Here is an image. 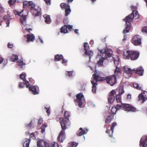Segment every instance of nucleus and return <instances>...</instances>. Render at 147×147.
I'll return each mask as SVG.
<instances>
[{
    "mask_svg": "<svg viewBox=\"0 0 147 147\" xmlns=\"http://www.w3.org/2000/svg\"><path fill=\"white\" fill-rule=\"evenodd\" d=\"M78 30L77 29H75L74 30V32L76 33L77 34H79V33L78 32Z\"/></svg>",
    "mask_w": 147,
    "mask_h": 147,
    "instance_id": "60",
    "label": "nucleus"
},
{
    "mask_svg": "<svg viewBox=\"0 0 147 147\" xmlns=\"http://www.w3.org/2000/svg\"><path fill=\"white\" fill-rule=\"evenodd\" d=\"M62 59V61L61 62L63 64L67 62V61L66 60L63 59V58Z\"/></svg>",
    "mask_w": 147,
    "mask_h": 147,
    "instance_id": "56",
    "label": "nucleus"
},
{
    "mask_svg": "<svg viewBox=\"0 0 147 147\" xmlns=\"http://www.w3.org/2000/svg\"><path fill=\"white\" fill-rule=\"evenodd\" d=\"M29 80L30 82H34V81L33 79L32 78H29Z\"/></svg>",
    "mask_w": 147,
    "mask_h": 147,
    "instance_id": "57",
    "label": "nucleus"
},
{
    "mask_svg": "<svg viewBox=\"0 0 147 147\" xmlns=\"http://www.w3.org/2000/svg\"><path fill=\"white\" fill-rule=\"evenodd\" d=\"M71 11L70 9V6L69 4H68L67 5V7L65 9V16H67L70 13Z\"/></svg>",
    "mask_w": 147,
    "mask_h": 147,
    "instance_id": "28",
    "label": "nucleus"
},
{
    "mask_svg": "<svg viewBox=\"0 0 147 147\" xmlns=\"http://www.w3.org/2000/svg\"><path fill=\"white\" fill-rule=\"evenodd\" d=\"M130 7L132 10H134L135 9V7H134L133 5H131Z\"/></svg>",
    "mask_w": 147,
    "mask_h": 147,
    "instance_id": "63",
    "label": "nucleus"
},
{
    "mask_svg": "<svg viewBox=\"0 0 147 147\" xmlns=\"http://www.w3.org/2000/svg\"><path fill=\"white\" fill-rule=\"evenodd\" d=\"M3 61L4 65H5L7 62V60H3V59L2 57L0 55V64Z\"/></svg>",
    "mask_w": 147,
    "mask_h": 147,
    "instance_id": "41",
    "label": "nucleus"
},
{
    "mask_svg": "<svg viewBox=\"0 0 147 147\" xmlns=\"http://www.w3.org/2000/svg\"><path fill=\"white\" fill-rule=\"evenodd\" d=\"M84 50L85 51V54H86V53H87V51L89 49V45L88 43L87 42L84 43Z\"/></svg>",
    "mask_w": 147,
    "mask_h": 147,
    "instance_id": "32",
    "label": "nucleus"
},
{
    "mask_svg": "<svg viewBox=\"0 0 147 147\" xmlns=\"http://www.w3.org/2000/svg\"><path fill=\"white\" fill-rule=\"evenodd\" d=\"M76 101L78 103V105L80 106H82V100L84 98V96L82 93H80L76 95Z\"/></svg>",
    "mask_w": 147,
    "mask_h": 147,
    "instance_id": "17",
    "label": "nucleus"
},
{
    "mask_svg": "<svg viewBox=\"0 0 147 147\" xmlns=\"http://www.w3.org/2000/svg\"><path fill=\"white\" fill-rule=\"evenodd\" d=\"M45 108L46 109V112L47 113L48 115H49L50 114V107H45Z\"/></svg>",
    "mask_w": 147,
    "mask_h": 147,
    "instance_id": "49",
    "label": "nucleus"
},
{
    "mask_svg": "<svg viewBox=\"0 0 147 147\" xmlns=\"http://www.w3.org/2000/svg\"><path fill=\"white\" fill-rule=\"evenodd\" d=\"M116 92L114 90H112L110 93L109 95V97L108 98V102L111 103L114 101L115 97L114 95L115 94Z\"/></svg>",
    "mask_w": 147,
    "mask_h": 147,
    "instance_id": "18",
    "label": "nucleus"
},
{
    "mask_svg": "<svg viewBox=\"0 0 147 147\" xmlns=\"http://www.w3.org/2000/svg\"><path fill=\"white\" fill-rule=\"evenodd\" d=\"M28 89L34 95L38 94L39 93L36 90V86H35L30 85Z\"/></svg>",
    "mask_w": 147,
    "mask_h": 147,
    "instance_id": "19",
    "label": "nucleus"
},
{
    "mask_svg": "<svg viewBox=\"0 0 147 147\" xmlns=\"http://www.w3.org/2000/svg\"><path fill=\"white\" fill-rule=\"evenodd\" d=\"M139 100H141L144 102L147 99V92L145 91H142L141 94L138 96Z\"/></svg>",
    "mask_w": 147,
    "mask_h": 147,
    "instance_id": "14",
    "label": "nucleus"
},
{
    "mask_svg": "<svg viewBox=\"0 0 147 147\" xmlns=\"http://www.w3.org/2000/svg\"><path fill=\"white\" fill-rule=\"evenodd\" d=\"M43 17L45 19V22L47 24H49L51 23V21L49 15H44L43 16Z\"/></svg>",
    "mask_w": 147,
    "mask_h": 147,
    "instance_id": "23",
    "label": "nucleus"
},
{
    "mask_svg": "<svg viewBox=\"0 0 147 147\" xmlns=\"http://www.w3.org/2000/svg\"><path fill=\"white\" fill-rule=\"evenodd\" d=\"M105 59L104 57H102V58L100 59L97 63V64L99 66H102L103 65L104 60Z\"/></svg>",
    "mask_w": 147,
    "mask_h": 147,
    "instance_id": "29",
    "label": "nucleus"
},
{
    "mask_svg": "<svg viewBox=\"0 0 147 147\" xmlns=\"http://www.w3.org/2000/svg\"><path fill=\"white\" fill-rule=\"evenodd\" d=\"M10 60L12 62H14L18 59V56L17 55L13 54L9 58Z\"/></svg>",
    "mask_w": 147,
    "mask_h": 147,
    "instance_id": "24",
    "label": "nucleus"
},
{
    "mask_svg": "<svg viewBox=\"0 0 147 147\" xmlns=\"http://www.w3.org/2000/svg\"><path fill=\"white\" fill-rule=\"evenodd\" d=\"M134 87L136 88L137 89L142 90L141 86H140V85L137 83H134L133 84Z\"/></svg>",
    "mask_w": 147,
    "mask_h": 147,
    "instance_id": "30",
    "label": "nucleus"
},
{
    "mask_svg": "<svg viewBox=\"0 0 147 147\" xmlns=\"http://www.w3.org/2000/svg\"><path fill=\"white\" fill-rule=\"evenodd\" d=\"M30 139H27L23 143V147H25V144L26 145V147H29V144L30 143Z\"/></svg>",
    "mask_w": 147,
    "mask_h": 147,
    "instance_id": "31",
    "label": "nucleus"
},
{
    "mask_svg": "<svg viewBox=\"0 0 147 147\" xmlns=\"http://www.w3.org/2000/svg\"><path fill=\"white\" fill-rule=\"evenodd\" d=\"M17 63L18 65L20 66L25 65V63L23 62L22 59H21L19 60L18 61H17Z\"/></svg>",
    "mask_w": 147,
    "mask_h": 147,
    "instance_id": "39",
    "label": "nucleus"
},
{
    "mask_svg": "<svg viewBox=\"0 0 147 147\" xmlns=\"http://www.w3.org/2000/svg\"><path fill=\"white\" fill-rule=\"evenodd\" d=\"M118 94L120 95L123 94L124 92L123 88V86H120L118 88Z\"/></svg>",
    "mask_w": 147,
    "mask_h": 147,
    "instance_id": "33",
    "label": "nucleus"
},
{
    "mask_svg": "<svg viewBox=\"0 0 147 147\" xmlns=\"http://www.w3.org/2000/svg\"><path fill=\"white\" fill-rule=\"evenodd\" d=\"M8 47L9 48H11L13 47V45L11 44L9 42L7 45Z\"/></svg>",
    "mask_w": 147,
    "mask_h": 147,
    "instance_id": "53",
    "label": "nucleus"
},
{
    "mask_svg": "<svg viewBox=\"0 0 147 147\" xmlns=\"http://www.w3.org/2000/svg\"><path fill=\"white\" fill-rule=\"evenodd\" d=\"M16 1L15 0L13 1V0H9L8 1V3L10 5H13L16 3Z\"/></svg>",
    "mask_w": 147,
    "mask_h": 147,
    "instance_id": "42",
    "label": "nucleus"
},
{
    "mask_svg": "<svg viewBox=\"0 0 147 147\" xmlns=\"http://www.w3.org/2000/svg\"><path fill=\"white\" fill-rule=\"evenodd\" d=\"M26 36L27 39L26 41L27 42H33L35 40V37L33 34H27Z\"/></svg>",
    "mask_w": 147,
    "mask_h": 147,
    "instance_id": "21",
    "label": "nucleus"
},
{
    "mask_svg": "<svg viewBox=\"0 0 147 147\" xmlns=\"http://www.w3.org/2000/svg\"><path fill=\"white\" fill-rule=\"evenodd\" d=\"M107 124H105L104 127L105 128H107L106 133L108 134L110 137L112 138L113 136V134L114 131V127L117 125V124L116 123H113L111 127L110 130L107 128Z\"/></svg>",
    "mask_w": 147,
    "mask_h": 147,
    "instance_id": "11",
    "label": "nucleus"
},
{
    "mask_svg": "<svg viewBox=\"0 0 147 147\" xmlns=\"http://www.w3.org/2000/svg\"><path fill=\"white\" fill-rule=\"evenodd\" d=\"M73 26L70 25H65L61 28L60 32L61 33H66L68 32V30H71L72 29Z\"/></svg>",
    "mask_w": 147,
    "mask_h": 147,
    "instance_id": "15",
    "label": "nucleus"
},
{
    "mask_svg": "<svg viewBox=\"0 0 147 147\" xmlns=\"http://www.w3.org/2000/svg\"><path fill=\"white\" fill-rule=\"evenodd\" d=\"M10 17V15L9 13H7V15H5L3 19L5 21L7 25L6 27L9 26V25L10 23L9 21L11 19Z\"/></svg>",
    "mask_w": 147,
    "mask_h": 147,
    "instance_id": "20",
    "label": "nucleus"
},
{
    "mask_svg": "<svg viewBox=\"0 0 147 147\" xmlns=\"http://www.w3.org/2000/svg\"><path fill=\"white\" fill-rule=\"evenodd\" d=\"M121 95L119 94H117L116 96V100L117 102H121Z\"/></svg>",
    "mask_w": 147,
    "mask_h": 147,
    "instance_id": "36",
    "label": "nucleus"
},
{
    "mask_svg": "<svg viewBox=\"0 0 147 147\" xmlns=\"http://www.w3.org/2000/svg\"><path fill=\"white\" fill-rule=\"evenodd\" d=\"M51 0H45V1L46 4L48 5H50Z\"/></svg>",
    "mask_w": 147,
    "mask_h": 147,
    "instance_id": "54",
    "label": "nucleus"
},
{
    "mask_svg": "<svg viewBox=\"0 0 147 147\" xmlns=\"http://www.w3.org/2000/svg\"><path fill=\"white\" fill-rule=\"evenodd\" d=\"M86 133L85 131L83 130L82 127H80L79 131L77 133V135L78 136H81L83 134H86Z\"/></svg>",
    "mask_w": 147,
    "mask_h": 147,
    "instance_id": "25",
    "label": "nucleus"
},
{
    "mask_svg": "<svg viewBox=\"0 0 147 147\" xmlns=\"http://www.w3.org/2000/svg\"><path fill=\"white\" fill-rule=\"evenodd\" d=\"M64 116V118L60 117L59 118L62 130L57 139L58 141L61 142H63L65 139V130L66 129V124L69 121L70 112L67 111H65Z\"/></svg>",
    "mask_w": 147,
    "mask_h": 147,
    "instance_id": "1",
    "label": "nucleus"
},
{
    "mask_svg": "<svg viewBox=\"0 0 147 147\" xmlns=\"http://www.w3.org/2000/svg\"><path fill=\"white\" fill-rule=\"evenodd\" d=\"M140 147H147V135H144L141 138L140 142Z\"/></svg>",
    "mask_w": 147,
    "mask_h": 147,
    "instance_id": "13",
    "label": "nucleus"
},
{
    "mask_svg": "<svg viewBox=\"0 0 147 147\" xmlns=\"http://www.w3.org/2000/svg\"><path fill=\"white\" fill-rule=\"evenodd\" d=\"M33 137H34V138H35L34 134V133L33 132L30 134V138H32Z\"/></svg>",
    "mask_w": 147,
    "mask_h": 147,
    "instance_id": "52",
    "label": "nucleus"
},
{
    "mask_svg": "<svg viewBox=\"0 0 147 147\" xmlns=\"http://www.w3.org/2000/svg\"><path fill=\"white\" fill-rule=\"evenodd\" d=\"M26 76V74L25 73H22L20 75V78L22 79L23 81H25L26 80L25 77Z\"/></svg>",
    "mask_w": 147,
    "mask_h": 147,
    "instance_id": "34",
    "label": "nucleus"
},
{
    "mask_svg": "<svg viewBox=\"0 0 147 147\" xmlns=\"http://www.w3.org/2000/svg\"><path fill=\"white\" fill-rule=\"evenodd\" d=\"M95 72L99 79V81L106 80V82L111 86H113L116 83L117 77L115 75H113L106 77L103 76L100 72L97 71H96Z\"/></svg>",
    "mask_w": 147,
    "mask_h": 147,
    "instance_id": "5",
    "label": "nucleus"
},
{
    "mask_svg": "<svg viewBox=\"0 0 147 147\" xmlns=\"http://www.w3.org/2000/svg\"><path fill=\"white\" fill-rule=\"evenodd\" d=\"M44 147H51V144L50 145L47 142H44Z\"/></svg>",
    "mask_w": 147,
    "mask_h": 147,
    "instance_id": "48",
    "label": "nucleus"
},
{
    "mask_svg": "<svg viewBox=\"0 0 147 147\" xmlns=\"http://www.w3.org/2000/svg\"><path fill=\"white\" fill-rule=\"evenodd\" d=\"M85 54L88 55L89 57V59H90L91 57L93 55V53L92 51H87V53H86V54Z\"/></svg>",
    "mask_w": 147,
    "mask_h": 147,
    "instance_id": "38",
    "label": "nucleus"
},
{
    "mask_svg": "<svg viewBox=\"0 0 147 147\" xmlns=\"http://www.w3.org/2000/svg\"><path fill=\"white\" fill-rule=\"evenodd\" d=\"M3 8L0 6V13L3 10Z\"/></svg>",
    "mask_w": 147,
    "mask_h": 147,
    "instance_id": "62",
    "label": "nucleus"
},
{
    "mask_svg": "<svg viewBox=\"0 0 147 147\" xmlns=\"http://www.w3.org/2000/svg\"><path fill=\"white\" fill-rule=\"evenodd\" d=\"M73 73V71H67V73L66 74V75L67 76L69 77H72V74Z\"/></svg>",
    "mask_w": 147,
    "mask_h": 147,
    "instance_id": "44",
    "label": "nucleus"
},
{
    "mask_svg": "<svg viewBox=\"0 0 147 147\" xmlns=\"http://www.w3.org/2000/svg\"><path fill=\"white\" fill-rule=\"evenodd\" d=\"M99 51L100 53V55L105 59L111 57L113 52L111 49L107 48L100 50Z\"/></svg>",
    "mask_w": 147,
    "mask_h": 147,
    "instance_id": "9",
    "label": "nucleus"
},
{
    "mask_svg": "<svg viewBox=\"0 0 147 147\" xmlns=\"http://www.w3.org/2000/svg\"><path fill=\"white\" fill-rule=\"evenodd\" d=\"M43 122V121L41 119H40L38 121V123H40V124H41Z\"/></svg>",
    "mask_w": 147,
    "mask_h": 147,
    "instance_id": "61",
    "label": "nucleus"
},
{
    "mask_svg": "<svg viewBox=\"0 0 147 147\" xmlns=\"http://www.w3.org/2000/svg\"><path fill=\"white\" fill-rule=\"evenodd\" d=\"M113 59V60L114 65L116 66H117L119 63V59L118 57L115 58L112 57Z\"/></svg>",
    "mask_w": 147,
    "mask_h": 147,
    "instance_id": "27",
    "label": "nucleus"
},
{
    "mask_svg": "<svg viewBox=\"0 0 147 147\" xmlns=\"http://www.w3.org/2000/svg\"><path fill=\"white\" fill-rule=\"evenodd\" d=\"M120 73V68L118 67L117 66H116V69L115 71V73L114 75H115L116 76L118 74Z\"/></svg>",
    "mask_w": 147,
    "mask_h": 147,
    "instance_id": "35",
    "label": "nucleus"
},
{
    "mask_svg": "<svg viewBox=\"0 0 147 147\" xmlns=\"http://www.w3.org/2000/svg\"><path fill=\"white\" fill-rule=\"evenodd\" d=\"M60 7L61 8L63 9H65L66 7V5L65 3H62L60 4Z\"/></svg>",
    "mask_w": 147,
    "mask_h": 147,
    "instance_id": "45",
    "label": "nucleus"
},
{
    "mask_svg": "<svg viewBox=\"0 0 147 147\" xmlns=\"http://www.w3.org/2000/svg\"><path fill=\"white\" fill-rule=\"evenodd\" d=\"M24 85H23V82H20L19 83V87L20 88H23L24 87Z\"/></svg>",
    "mask_w": 147,
    "mask_h": 147,
    "instance_id": "51",
    "label": "nucleus"
},
{
    "mask_svg": "<svg viewBox=\"0 0 147 147\" xmlns=\"http://www.w3.org/2000/svg\"><path fill=\"white\" fill-rule=\"evenodd\" d=\"M24 81L25 82H23V85H26V88H29V86L30 85L29 82L28 81L26 80Z\"/></svg>",
    "mask_w": 147,
    "mask_h": 147,
    "instance_id": "46",
    "label": "nucleus"
},
{
    "mask_svg": "<svg viewBox=\"0 0 147 147\" xmlns=\"http://www.w3.org/2000/svg\"><path fill=\"white\" fill-rule=\"evenodd\" d=\"M47 127V125L45 124H43L41 127H40V129H41V132L42 133H43L45 132V128Z\"/></svg>",
    "mask_w": 147,
    "mask_h": 147,
    "instance_id": "40",
    "label": "nucleus"
},
{
    "mask_svg": "<svg viewBox=\"0 0 147 147\" xmlns=\"http://www.w3.org/2000/svg\"><path fill=\"white\" fill-rule=\"evenodd\" d=\"M123 69L124 71V76L126 78H128L131 77L132 74L133 69L128 68L127 67L124 66Z\"/></svg>",
    "mask_w": 147,
    "mask_h": 147,
    "instance_id": "10",
    "label": "nucleus"
},
{
    "mask_svg": "<svg viewBox=\"0 0 147 147\" xmlns=\"http://www.w3.org/2000/svg\"><path fill=\"white\" fill-rule=\"evenodd\" d=\"M24 12V10H23L20 12H18L16 10H13V12L15 15H18L19 16H21L20 18V22L24 25H26V16L28 15V13L27 11H25L26 14H23L22 13Z\"/></svg>",
    "mask_w": 147,
    "mask_h": 147,
    "instance_id": "8",
    "label": "nucleus"
},
{
    "mask_svg": "<svg viewBox=\"0 0 147 147\" xmlns=\"http://www.w3.org/2000/svg\"><path fill=\"white\" fill-rule=\"evenodd\" d=\"M71 147H76L78 145V144L75 142H72L71 144Z\"/></svg>",
    "mask_w": 147,
    "mask_h": 147,
    "instance_id": "50",
    "label": "nucleus"
},
{
    "mask_svg": "<svg viewBox=\"0 0 147 147\" xmlns=\"http://www.w3.org/2000/svg\"><path fill=\"white\" fill-rule=\"evenodd\" d=\"M32 121H30V123L27 125V126L28 127H30L31 126V125H32Z\"/></svg>",
    "mask_w": 147,
    "mask_h": 147,
    "instance_id": "58",
    "label": "nucleus"
},
{
    "mask_svg": "<svg viewBox=\"0 0 147 147\" xmlns=\"http://www.w3.org/2000/svg\"><path fill=\"white\" fill-rule=\"evenodd\" d=\"M133 70L135 73L140 76H142L143 75L144 69L141 66H140L136 69L134 68L133 69Z\"/></svg>",
    "mask_w": 147,
    "mask_h": 147,
    "instance_id": "16",
    "label": "nucleus"
},
{
    "mask_svg": "<svg viewBox=\"0 0 147 147\" xmlns=\"http://www.w3.org/2000/svg\"><path fill=\"white\" fill-rule=\"evenodd\" d=\"M142 32L144 33L147 34V26H145L143 27L142 29Z\"/></svg>",
    "mask_w": 147,
    "mask_h": 147,
    "instance_id": "43",
    "label": "nucleus"
},
{
    "mask_svg": "<svg viewBox=\"0 0 147 147\" xmlns=\"http://www.w3.org/2000/svg\"><path fill=\"white\" fill-rule=\"evenodd\" d=\"M127 98L129 99H130L131 98V95L130 94H128L127 95Z\"/></svg>",
    "mask_w": 147,
    "mask_h": 147,
    "instance_id": "59",
    "label": "nucleus"
},
{
    "mask_svg": "<svg viewBox=\"0 0 147 147\" xmlns=\"http://www.w3.org/2000/svg\"><path fill=\"white\" fill-rule=\"evenodd\" d=\"M63 23L65 24H68V20L67 19H65L63 20Z\"/></svg>",
    "mask_w": 147,
    "mask_h": 147,
    "instance_id": "55",
    "label": "nucleus"
},
{
    "mask_svg": "<svg viewBox=\"0 0 147 147\" xmlns=\"http://www.w3.org/2000/svg\"><path fill=\"white\" fill-rule=\"evenodd\" d=\"M96 74V72L93 74L92 77L91 78V83L92 84V91L93 93H95L96 90V86L97 85V83L99 81V79Z\"/></svg>",
    "mask_w": 147,
    "mask_h": 147,
    "instance_id": "7",
    "label": "nucleus"
},
{
    "mask_svg": "<svg viewBox=\"0 0 147 147\" xmlns=\"http://www.w3.org/2000/svg\"><path fill=\"white\" fill-rule=\"evenodd\" d=\"M44 142L42 140L38 141L37 142V147H42L43 146L42 143H44Z\"/></svg>",
    "mask_w": 147,
    "mask_h": 147,
    "instance_id": "37",
    "label": "nucleus"
},
{
    "mask_svg": "<svg viewBox=\"0 0 147 147\" xmlns=\"http://www.w3.org/2000/svg\"><path fill=\"white\" fill-rule=\"evenodd\" d=\"M63 57L62 55L57 54L55 56L54 61H57L63 59Z\"/></svg>",
    "mask_w": 147,
    "mask_h": 147,
    "instance_id": "26",
    "label": "nucleus"
},
{
    "mask_svg": "<svg viewBox=\"0 0 147 147\" xmlns=\"http://www.w3.org/2000/svg\"><path fill=\"white\" fill-rule=\"evenodd\" d=\"M113 119V116L111 115L108 116L106 118L105 123L106 124H109L110 123Z\"/></svg>",
    "mask_w": 147,
    "mask_h": 147,
    "instance_id": "22",
    "label": "nucleus"
},
{
    "mask_svg": "<svg viewBox=\"0 0 147 147\" xmlns=\"http://www.w3.org/2000/svg\"><path fill=\"white\" fill-rule=\"evenodd\" d=\"M120 109H123L128 111L135 112L136 111V108L133 107L131 105L129 104L123 103L121 105L117 104L116 107H113L111 108V112L112 114L116 113L117 110Z\"/></svg>",
    "mask_w": 147,
    "mask_h": 147,
    "instance_id": "4",
    "label": "nucleus"
},
{
    "mask_svg": "<svg viewBox=\"0 0 147 147\" xmlns=\"http://www.w3.org/2000/svg\"><path fill=\"white\" fill-rule=\"evenodd\" d=\"M139 15L138 12L136 10H134L132 13L123 19L126 24V27L123 31L124 34H125L128 32L130 28L131 23L134 18L136 19L139 18Z\"/></svg>",
    "mask_w": 147,
    "mask_h": 147,
    "instance_id": "3",
    "label": "nucleus"
},
{
    "mask_svg": "<svg viewBox=\"0 0 147 147\" xmlns=\"http://www.w3.org/2000/svg\"><path fill=\"white\" fill-rule=\"evenodd\" d=\"M51 147H59L57 143L54 142L51 144Z\"/></svg>",
    "mask_w": 147,
    "mask_h": 147,
    "instance_id": "47",
    "label": "nucleus"
},
{
    "mask_svg": "<svg viewBox=\"0 0 147 147\" xmlns=\"http://www.w3.org/2000/svg\"><path fill=\"white\" fill-rule=\"evenodd\" d=\"M139 55V53L138 51L125 50L123 52V57L125 59L134 60L138 58Z\"/></svg>",
    "mask_w": 147,
    "mask_h": 147,
    "instance_id": "6",
    "label": "nucleus"
},
{
    "mask_svg": "<svg viewBox=\"0 0 147 147\" xmlns=\"http://www.w3.org/2000/svg\"><path fill=\"white\" fill-rule=\"evenodd\" d=\"M141 39L139 35L134 36L131 40V42L135 46H139L141 44Z\"/></svg>",
    "mask_w": 147,
    "mask_h": 147,
    "instance_id": "12",
    "label": "nucleus"
},
{
    "mask_svg": "<svg viewBox=\"0 0 147 147\" xmlns=\"http://www.w3.org/2000/svg\"><path fill=\"white\" fill-rule=\"evenodd\" d=\"M28 7L31 13L35 16H40L41 14V9L38 6H36L32 1H25L23 2V8Z\"/></svg>",
    "mask_w": 147,
    "mask_h": 147,
    "instance_id": "2",
    "label": "nucleus"
},
{
    "mask_svg": "<svg viewBox=\"0 0 147 147\" xmlns=\"http://www.w3.org/2000/svg\"><path fill=\"white\" fill-rule=\"evenodd\" d=\"M32 30V29L30 28H29L28 29H27V31H28L29 33H30V30Z\"/></svg>",
    "mask_w": 147,
    "mask_h": 147,
    "instance_id": "64",
    "label": "nucleus"
}]
</instances>
